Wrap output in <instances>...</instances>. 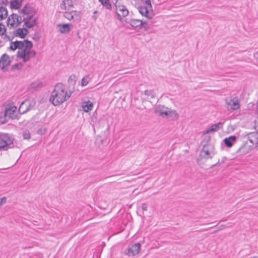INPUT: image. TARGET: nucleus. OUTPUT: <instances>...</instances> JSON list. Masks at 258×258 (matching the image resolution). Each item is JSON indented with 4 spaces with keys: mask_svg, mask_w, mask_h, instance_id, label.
<instances>
[{
    "mask_svg": "<svg viewBox=\"0 0 258 258\" xmlns=\"http://www.w3.org/2000/svg\"><path fill=\"white\" fill-rule=\"evenodd\" d=\"M255 258H258V256H254Z\"/></svg>",
    "mask_w": 258,
    "mask_h": 258,
    "instance_id": "obj_40",
    "label": "nucleus"
},
{
    "mask_svg": "<svg viewBox=\"0 0 258 258\" xmlns=\"http://www.w3.org/2000/svg\"><path fill=\"white\" fill-rule=\"evenodd\" d=\"M28 32V31L26 28H18L14 32V35L16 37L24 38Z\"/></svg>",
    "mask_w": 258,
    "mask_h": 258,
    "instance_id": "obj_21",
    "label": "nucleus"
},
{
    "mask_svg": "<svg viewBox=\"0 0 258 258\" xmlns=\"http://www.w3.org/2000/svg\"><path fill=\"white\" fill-rule=\"evenodd\" d=\"M116 8V14L117 18L119 21H121L123 18L127 16L129 14V11L126 7L122 5L118 1H116L115 3Z\"/></svg>",
    "mask_w": 258,
    "mask_h": 258,
    "instance_id": "obj_6",
    "label": "nucleus"
},
{
    "mask_svg": "<svg viewBox=\"0 0 258 258\" xmlns=\"http://www.w3.org/2000/svg\"><path fill=\"white\" fill-rule=\"evenodd\" d=\"M14 139L8 134L0 133V150H7L11 148Z\"/></svg>",
    "mask_w": 258,
    "mask_h": 258,
    "instance_id": "obj_3",
    "label": "nucleus"
},
{
    "mask_svg": "<svg viewBox=\"0 0 258 258\" xmlns=\"http://www.w3.org/2000/svg\"><path fill=\"white\" fill-rule=\"evenodd\" d=\"M169 109L163 105L159 104L155 107L154 111L156 114L160 116L163 117H168Z\"/></svg>",
    "mask_w": 258,
    "mask_h": 258,
    "instance_id": "obj_13",
    "label": "nucleus"
},
{
    "mask_svg": "<svg viewBox=\"0 0 258 258\" xmlns=\"http://www.w3.org/2000/svg\"><path fill=\"white\" fill-rule=\"evenodd\" d=\"M93 17L94 18L95 20H96L97 18V17L93 16Z\"/></svg>",
    "mask_w": 258,
    "mask_h": 258,
    "instance_id": "obj_38",
    "label": "nucleus"
},
{
    "mask_svg": "<svg viewBox=\"0 0 258 258\" xmlns=\"http://www.w3.org/2000/svg\"><path fill=\"white\" fill-rule=\"evenodd\" d=\"M220 229H219V230H220ZM218 230H219V229H218V230H216V231H214V232H213V233H216L217 231H218Z\"/></svg>",
    "mask_w": 258,
    "mask_h": 258,
    "instance_id": "obj_36",
    "label": "nucleus"
},
{
    "mask_svg": "<svg viewBox=\"0 0 258 258\" xmlns=\"http://www.w3.org/2000/svg\"><path fill=\"white\" fill-rule=\"evenodd\" d=\"M23 67V64L21 62L17 63L12 66L13 70H21Z\"/></svg>",
    "mask_w": 258,
    "mask_h": 258,
    "instance_id": "obj_32",
    "label": "nucleus"
},
{
    "mask_svg": "<svg viewBox=\"0 0 258 258\" xmlns=\"http://www.w3.org/2000/svg\"><path fill=\"white\" fill-rule=\"evenodd\" d=\"M223 124V122H218V123L213 124L211 127L206 130L204 134H209L211 132H215L217 131L219 128H222Z\"/></svg>",
    "mask_w": 258,
    "mask_h": 258,
    "instance_id": "obj_22",
    "label": "nucleus"
},
{
    "mask_svg": "<svg viewBox=\"0 0 258 258\" xmlns=\"http://www.w3.org/2000/svg\"><path fill=\"white\" fill-rule=\"evenodd\" d=\"M77 78L75 75H72L70 76L68 79V83L74 85L76 84Z\"/></svg>",
    "mask_w": 258,
    "mask_h": 258,
    "instance_id": "obj_30",
    "label": "nucleus"
},
{
    "mask_svg": "<svg viewBox=\"0 0 258 258\" xmlns=\"http://www.w3.org/2000/svg\"><path fill=\"white\" fill-rule=\"evenodd\" d=\"M7 201V198L5 197L0 198V207Z\"/></svg>",
    "mask_w": 258,
    "mask_h": 258,
    "instance_id": "obj_34",
    "label": "nucleus"
},
{
    "mask_svg": "<svg viewBox=\"0 0 258 258\" xmlns=\"http://www.w3.org/2000/svg\"><path fill=\"white\" fill-rule=\"evenodd\" d=\"M23 0H11L10 5L12 9H18L21 6Z\"/></svg>",
    "mask_w": 258,
    "mask_h": 258,
    "instance_id": "obj_25",
    "label": "nucleus"
},
{
    "mask_svg": "<svg viewBox=\"0 0 258 258\" xmlns=\"http://www.w3.org/2000/svg\"><path fill=\"white\" fill-rule=\"evenodd\" d=\"M72 25L69 24H58L57 27L59 28V31L61 33H67L71 30Z\"/></svg>",
    "mask_w": 258,
    "mask_h": 258,
    "instance_id": "obj_20",
    "label": "nucleus"
},
{
    "mask_svg": "<svg viewBox=\"0 0 258 258\" xmlns=\"http://www.w3.org/2000/svg\"><path fill=\"white\" fill-rule=\"evenodd\" d=\"M142 209L143 211H147L148 209L147 205L145 203L143 204L142 205Z\"/></svg>",
    "mask_w": 258,
    "mask_h": 258,
    "instance_id": "obj_35",
    "label": "nucleus"
},
{
    "mask_svg": "<svg viewBox=\"0 0 258 258\" xmlns=\"http://www.w3.org/2000/svg\"><path fill=\"white\" fill-rule=\"evenodd\" d=\"M140 243H135L132 245L129 246L125 253L129 256H134L139 252L140 250Z\"/></svg>",
    "mask_w": 258,
    "mask_h": 258,
    "instance_id": "obj_11",
    "label": "nucleus"
},
{
    "mask_svg": "<svg viewBox=\"0 0 258 258\" xmlns=\"http://www.w3.org/2000/svg\"><path fill=\"white\" fill-rule=\"evenodd\" d=\"M23 16H18L17 14H13L9 17L8 19V24L11 26L15 25H19L22 22Z\"/></svg>",
    "mask_w": 258,
    "mask_h": 258,
    "instance_id": "obj_12",
    "label": "nucleus"
},
{
    "mask_svg": "<svg viewBox=\"0 0 258 258\" xmlns=\"http://www.w3.org/2000/svg\"><path fill=\"white\" fill-rule=\"evenodd\" d=\"M225 102L228 109L231 110H236L240 108V102L236 97H231L229 99H226Z\"/></svg>",
    "mask_w": 258,
    "mask_h": 258,
    "instance_id": "obj_10",
    "label": "nucleus"
},
{
    "mask_svg": "<svg viewBox=\"0 0 258 258\" xmlns=\"http://www.w3.org/2000/svg\"><path fill=\"white\" fill-rule=\"evenodd\" d=\"M256 104H257V106H258V99H257V101Z\"/></svg>",
    "mask_w": 258,
    "mask_h": 258,
    "instance_id": "obj_39",
    "label": "nucleus"
},
{
    "mask_svg": "<svg viewBox=\"0 0 258 258\" xmlns=\"http://www.w3.org/2000/svg\"><path fill=\"white\" fill-rule=\"evenodd\" d=\"M151 7L150 0H146L144 5L139 8V12L142 16L151 19L153 16L152 12L150 11Z\"/></svg>",
    "mask_w": 258,
    "mask_h": 258,
    "instance_id": "obj_5",
    "label": "nucleus"
},
{
    "mask_svg": "<svg viewBox=\"0 0 258 258\" xmlns=\"http://www.w3.org/2000/svg\"><path fill=\"white\" fill-rule=\"evenodd\" d=\"M74 3L72 0H63L60 5L61 10H70L73 7Z\"/></svg>",
    "mask_w": 258,
    "mask_h": 258,
    "instance_id": "obj_17",
    "label": "nucleus"
},
{
    "mask_svg": "<svg viewBox=\"0 0 258 258\" xmlns=\"http://www.w3.org/2000/svg\"><path fill=\"white\" fill-rule=\"evenodd\" d=\"M35 104V102L33 100H25L22 102L18 109L19 114H24L31 109Z\"/></svg>",
    "mask_w": 258,
    "mask_h": 258,
    "instance_id": "obj_8",
    "label": "nucleus"
},
{
    "mask_svg": "<svg viewBox=\"0 0 258 258\" xmlns=\"http://www.w3.org/2000/svg\"><path fill=\"white\" fill-rule=\"evenodd\" d=\"M145 95L151 98H154L156 96V93L153 90H146L144 92Z\"/></svg>",
    "mask_w": 258,
    "mask_h": 258,
    "instance_id": "obj_27",
    "label": "nucleus"
},
{
    "mask_svg": "<svg viewBox=\"0 0 258 258\" xmlns=\"http://www.w3.org/2000/svg\"><path fill=\"white\" fill-rule=\"evenodd\" d=\"M5 115L12 119L18 118L19 114L17 112V107L13 104L9 105L6 109Z\"/></svg>",
    "mask_w": 258,
    "mask_h": 258,
    "instance_id": "obj_9",
    "label": "nucleus"
},
{
    "mask_svg": "<svg viewBox=\"0 0 258 258\" xmlns=\"http://www.w3.org/2000/svg\"><path fill=\"white\" fill-rule=\"evenodd\" d=\"M250 258H255V257L252 256V257H250Z\"/></svg>",
    "mask_w": 258,
    "mask_h": 258,
    "instance_id": "obj_41",
    "label": "nucleus"
},
{
    "mask_svg": "<svg viewBox=\"0 0 258 258\" xmlns=\"http://www.w3.org/2000/svg\"><path fill=\"white\" fill-rule=\"evenodd\" d=\"M72 93V91L66 90L65 86L62 83H57L51 93L49 101L54 106L60 105L68 100Z\"/></svg>",
    "mask_w": 258,
    "mask_h": 258,
    "instance_id": "obj_2",
    "label": "nucleus"
},
{
    "mask_svg": "<svg viewBox=\"0 0 258 258\" xmlns=\"http://www.w3.org/2000/svg\"><path fill=\"white\" fill-rule=\"evenodd\" d=\"M99 2L107 9L110 10L111 9V5L109 0H98Z\"/></svg>",
    "mask_w": 258,
    "mask_h": 258,
    "instance_id": "obj_26",
    "label": "nucleus"
},
{
    "mask_svg": "<svg viewBox=\"0 0 258 258\" xmlns=\"http://www.w3.org/2000/svg\"><path fill=\"white\" fill-rule=\"evenodd\" d=\"M97 13V11H95L94 12V14H96V13Z\"/></svg>",
    "mask_w": 258,
    "mask_h": 258,
    "instance_id": "obj_37",
    "label": "nucleus"
},
{
    "mask_svg": "<svg viewBox=\"0 0 258 258\" xmlns=\"http://www.w3.org/2000/svg\"><path fill=\"white\" fill-rule=\"evenodd\" d=\"M5 32V26L0 23V35H3Z\"/></svg>",
    "mask_w": 258,
    "mask_h": 258,
    "instance_id": "obj_33",
    "label": "nucleus"
},
{
    "mask_svg": "<svg viewBox=\"0 0 258 258\" xmlns=\"http://www.w3.org/2000/svg\"><path fill=\"white\" fill-rule=\"evenodd\" d=\"M24 13L22 18V22H24V25L28 28L33 27L36 24V18L33 16L27 15V10L25 8L23 10Z\"/></svg>",
    "mask_w": 258,
    "mask_h": 258,
    "instance_id": "obj_7",
    "label": "nucleus"
},
{
    "mask_svg": "<svg viewBox=\"0 0 258 258\" xmlns=\"http://www.w3.org/2000/svg\"><path fill=\"white\" fill-rule=\"evenodd\" d=\"M22 136L24 139H29L30 138V132L28 130H24L23 132Z\"/></svg>",
    "mask_w": 258,
    "mask_h": 258,
    "instance_id": "obj_31",
    "label": "nucleus"
},
{
    "mask_svg": "<svg viewBox=\"0 0 258 258\" xmlns=\"http://www.w3.org/2000/svg\"><path fill=\"white\" fill-rule=\"evenodd\" d=\"M63 17L69 20H78L81 18V12L77 11L66 12L63 14Z\"/></svg>",
    "mask_w": 258,
    "mask_h": 258,
    "instance_id": "obj_14",
    "label": "nucleus"
},
{
    "mask_svg": "<svg viewBox=\"0 0 258 258\" xmlns=\"http://www.w3.org/2000/svg\"><path fill=\"white\" fill-rule=\"evenodd\" d=\"M90 81V78L89 75H86L82 79L81 85L82 86H86L89 81Z\"/></svg>",
    "mask_w": 258,
    "mask_h": 258,
    "instance_id": "obj_29",
    "label": "nucleus"
},
{
    "mask_svg": "<svg viewBox=\"0 0 258 258\" xmlns=\"http://www.w3.org/2000/svg\"><path fill=\"white\" fill-rule=\"evenodd\" d=\"M9 49L12 50L18 49L17 56L24 62L28 61L36 54V51L33 49L32 42L28 40L11 42Z\"/></svg>",
    "mask_w": 258,
    "mask_h": 258,
    "instance_id": "obj_1",
    "label": "nucleus"
},
{
    "mask_svg": "<svg viewBox=\"0 0 258 258\" xmlns=\"http://www.w3.org/2000/svg\"><path fill=\"white\" fill-rule=\"evenodd\" d=\"M93 104L92 102L89 100L84 101L82 104V108L84 111L88 112L91 110L93 108Z\"/></svg>",
    "mask_w": 258,
    "mask_h": 258,
    "instance_id": "obj_23",
    "label": "nucleus"
},
{
    "mask_svg": "<svg viewBox=\"0 0 258 258\" xmlns=\"http://www.w3.org/2000/svg\"><path fill=\"white\" fill-rule=\"evenodd\" d=\"M10 57L7 54H4L0 58V67L4 69L6 67L10 64Z\"/></svg>",
    "mask_w": 258,
    "mask_h": 258,
    "instance_id": "obj_16",
    "label": "nucleus"
},
{
    "mask_svg": "<svg viewBox=\"0 0 258 258\" xmlns=\"http://www.w3.org/2000/svg\"><path fill=\"white\" fill-rule=\"evenodd\" d=\"M249 141L252 143L253 144H255V146L254 147L257 150L258 149V132L252 133L250 134L249 137Z\"/></svg>",
    "mask_w": 258,
    "mask_h": 258,
    "instance_id": "obj_18",
    "label": "nucleus"
},
{
    "mask_svg": "<svg viewBox=\"0 0 258 258\" xmlns=\"http://www.w3.org/2000/svg\"><path fill=\"white\" fill-rule=\"evenodd\" d=\"M8 4V0H0V20L5 19L8 16V11L5 7Z\"/></svg>",
    "mask_w": 258,
    "mask_h": 258,
    "instance_id": "obj_15",
    "label": "nucleus"
},
{
    "mask_svg": "<svg viewBox=\"0 0 258 258\" xmlns=\"http://www.w3.org/2000/svg\"><path fill=\"white\" fill-rule=\"evenodd\" d=\"M169 116L173 117L174 119H176L178 118L179 115L175 110H173L170 109H169V111L168 112V117Z\"/></svg>",
    "mask_w": 258,
    "mask_h": 258,
    "instance_id": "obj_28",
    "label": "nucleus"
},
{
    "mask_svg": "<svg viewBox=\"0 0 258 258\" xmlns=\"http://www.w3.org/2000/svg\"><path fill=\"white\" fill-rule=\"evenodd\" d=\"M236 137L234 136H230L228 138H226L224 140L225 145L228 147H231L233 146V143L236 141Z\"/></svg>",
    "mask_w": 258,
    "mask_h": 258,
    "instance_id": "obj_24",
    "label": "nucleus"
},
{
    "mask_svg": "<svg viewBox=\"0 0 258 258\" xmlns=\"http://www.w3.org/2000/svg\"><path fill=\"white\" fill-rule=\"evenodd\" d=\"M129 23L133 27L137 28L147 24V22L139 19H131Z\"/></svg>",
    "mask_w": 258,
    "mask_h": 258,
    "instance_id": "obj_19",
    "label": "nucleus"
},
{
    "mask_svg": "<svg viewBox=\"0 0 258 258\" xmlns=\"http://www.w3.org/2000/svg\"><path fill=\"white\" fill-rule=\"evenodd\" d=\"M214 155V146L210 143L204 145L200 153V157L206 160L212 158Z\"/></svg>",
    "mask_w": 258,
    "mask_h": 258,
    "instance_id": "obj_4",
    "label": "nucleus"
}]
</instances>
